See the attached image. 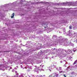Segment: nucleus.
<instances>
[{
  "mask_svg": "<svg viewBox=\"0 0 77 77\" xmlns=\"http://www.w3.org/2000/svg\"><path fill=\"white\" fill-rule=\"evenodd\" d=\"M69 29H72V27H71V26H69Z\"/></svg>",
  "mask_w": 77,
  "mask_h": 77,
  "instance_id": "obj_4",
  "label": "nucleus"
},
{
  "mask_svg": "<svg viewBox=\"0 0 77 77\" xmlns=\"http://www.w3.org/2000/svg\"><path fill=\"white\" fill-rule=\"evenodd\" d=\"M10 69H12V67H10Z\"/></svg>",
  "mask_w": 77,
  "mask_h": 77,
  "instance_id": "obj_9",
  "label": "nucleus"
},
{
  "mask_svg": "<svg viewBox=\"0 0 77 77\" xmlns=\"http://www.w3.org/2000/svg\"><path fill=\"white\" fill-rule=\"evenodd\" d=\"M12 15H13V16H11V18H14V15H15V14H14V13H13L12 14Z\"/></svg>",
  "mask_w": 77,
  "mask_h": 77,
  "instance_id": "obj_1",
  "label": "nucleus"
},
{
  "mask_svg": "<svg viewBox=\"0 0 77 77\" xmlns=\"http://www.w3.org/2000/svg\"><path fill=\"white\" fill-rule=\"evenodd\" d=\"M51 25V26H53V25Z\"/></svg>",
  "mask_w": 77,
  "mask_h": 77,
  "instance_id": "obj_13",
  "label": "nucleus"
},
{
  "mask_svg": "<svg viewBox=\"0 0 77 77\" xmlns=\"http://www.w3.org/2000/svg\"><path fill=\"white\" fill-rule=\"evenodd\" d=\"M76 63H77V61H75L74 62V63H73V65H75V64Z\"/></svg>",
  "mask_w": 77,
  "mask_h": 77,
  "instance_id": "obj_3",
  "label": "nucleus"
},
{
  "mask_svg": "<svg viewBox=\"0 0 77 77\" xmlns=\"http://www.w3.org/2000/svg\"><path fill=\"white\" fill-rule=\"evenodd\" d=\"M15 73H17V71H15Z\"/></svg>",
  "mask_w": 77,
  "mask_h": 77,
  "instance_id": "obj_7",
  "label": "nucleus"
},
{
  "mask_svg": "<svg viewBox=\"0 0 77 77\" xmlns=\"http://www.w3.org/2000/svg\"><path fill=\"white\" fill-rule=\"evenodd\" d=\"M50 77H52V75H49Z\"/></svg>",
  "mask_w": 77,
  "mask_h": 77,
  "instance_id": "obj_6",
  "label": "nucleus"
},
{
  "mask_svg": "<svg viewBox=\"0 0 77 77\" xmlns=\"http://www.w3.org/2000/svg\"><path fill=\"white\" fill-rule=\"evenodd\" d=\"M63 75L64 77H66V75H65V74Z\"/></svg>",
  "mask_w": 77,
  "mask_h": 77,
  "instance_id": "obj_5",
  "label": "nucleus"
},
{
  "mask_svg": "<svg viewBox=\"0 0 77 77\" xmlns=\"http://www.w3.org/2000/svg\"><path fill=\"white\" fill-rule=\"evenodd\" d=\"M41 3H42V2H41Z\"/></svg>",
  "mask_w": 77,
  "mask_h": 77,
  "instance_id": "obj_11",
  "label": "nucleus"
},
{
  "mask_svg": "<svg viewBox=\"0 0 77 77\" xmlns=\"http://www.w3.org/2000/svg\"><path fill=\"white\" fill-rule=\"evenodd\" d=\"M55 49H56V48H54V50H55Z\"/></svg>",
  "mask_w": 77,
  "mask_h": 77,
  "instance_id": "obj_10",
  "label": "nucleus"
},
{
  "mask_svg": "<svg viewBox=\"0 0 77 77\" xmlns=\"http://www.w3.org/2000/svg\"><path fill=\"white\" fill-rule=\"evenodd\" d=\"M63 30H64V31H65V29H63Z\"/></svg>",
  "mask_w": 77,
  "mask_h": 77,
  "instance_id": "obj_8",
  "label": "nucleus"
},
{
  "mask_svg": "<svg viewBox=\"0 0 77 77\" xmlns=\"http://www.w3.org/2000/svg\"><path fill=\"white\" fill-rule=\"evenodd\" d=\"M41 76H42V75H41Z\"/></svg>",
  "mask_w": 77,
  "mask_h": 77,
  "instance_id": "obj_12",
  "label": "nucleus"
},
{
  "mask_svg": "<svg viewBox=\"0 0 77 77\" xmlns=\"http://www.w3.org/2000/svg\"><path fill=\"white\" fill-rule=\"evenodd\" d=\"M58 76H59V74H57L55 75H54V76H53V77H58Z\"/></svg>",
  "mask_w": 77,
  "mask_h": 77,
  "instance_id": "obj_2",
  "label": "nucleus"
}]
</instances>
